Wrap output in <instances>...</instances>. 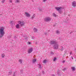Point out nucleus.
<instances>
[{"mask_svg": "<svg viewBox=\"0 0 76 76\" xmlns=\"http://www.w3.org/2000/svg\"><path fill=\"white\" fill-rule=\"evenodd\" d=\"M42 73L43 74H44V71H43L42 72Z\"/></svg>", "mask_w": 76, "mask_h": 76, "instance_id": "c9c22d12", "label": "nucleus"}, {"mask_svg": "<svg viewBox=\"0 0 76 76\" xmlns=\"http://www.w3.org/2000/svg\"><path fill=\"white\" fill-rule=\"evenodd\" d=\"M35 17V14H33V15L31 17V18L32 19H34V18Z\"/></svg>", "mask_w": 76, "mask_h": 76, "instance_id": "f8f14e48", "label": "nucleus"}, {"mask_svg": "<svg viewBox=\"0 0 76 76\" xmlns=\"http://www.w3.org/2000/svg\"><path fill=\"white\" fill-rule=\"evenodd\" d=\"M10 1H9L10 3H12V1L11 0H9Z\"/></svg>", "mask_w": 76, "mask_h": 76, "instance_id": "473e14b6", "label": "nucleus"}, {"mask_svg": "<svg viewBox=\"0 0 76 76\" xmlns=\"http://www.w3.org/2000/svg\"><path fill=\"white\" fill-rule=\"evenodd\" d=\"M1 56H2V58H4V57L5 56V55H4V53H3L1 54Z\"/></svg>", "mask_w": 76, "mask_h": 76, "instance_id": "f3484780", "label": "nucleus"}, {"mask_svg": "<svg viewBox=\"0 0 76 76\" xmlns=\"http://www.w3.org/2000/svg\"><path fill=\"white\" fill-rule=\"evenodd\" d=\"M58 72H59V70H58Z\"/></svg>", "mask_w": 76, "mask_h": 76, "instance_id": "79ce46f5", "label": "nucleus"}, {"mask_svg": "<svg viewBox=\"0 0 76 76\" xmlns=\"http://www.w3.org/2000/svg\"><path fill=\"white\" fill-rule=\"evenodd\" d=\"M58 71H57V73H58Z\"/></svg>", "mask_w": 76, "mask_h": 76, "instance_id": "a19ab883", "label": "nucleus"}, {"mask_svg": "<svg viewBox=\"0 0 76 76\" xmlns=\"http://www.w3.org/2000/svg\"><path fill=\"white\" fill-rule=\"evenodd\" d=\"M23 61V60L22 59H19L18 60V62L20 64H22V62Z\"/></svg>", "mask_w": 76, "mask_h": 76, "instance_id": "9b49d317", "label": "nucleus"}, {"mask_svg": "<svg viewBox=\"0 0 76 76\" xmlns=\"http://www.w3.org/2000/svg\"><path fill=\"white\" fill-rule=\"evenodd\" d=\"M36 76H37V75H36Z\"/></svg>", "mask_w": 76, "mask_h": 76, "instance_id": "37998d69", "label": "nucleus"}, {"mask_svg": "<svg viewBox=\"0 0 76 76\" xmlns=\"http://www.w3.org/2000/svg\"><path fill=\"white\" fill-rule=\"evenodd\" d=\"M53 17H56L57 16V15L55 13H53Z\"/></svg>", "mask_w": 76, "mask_h": 76, "instance_id": "ddd939ff", "label": "nucleus"}, {"mask_svg": "<svg viewBox=\"0 0 76 76\" xmlns=\"http://www.w3.org/2000/svg\"><path fill=\"white\" fill-rule=\"evenodd\" d=\"M72 6L73 7H75L76 6V2L74 1L72 3Z\"/></svg>", "mask_w": 76, "mask_h": 76, "instance_id": "6e6552de", "label": "nucleus"}, {"mask_svg": "<svg viewBox=\"0 0 76 76\" xmlns=\"http://www.w3.org/2000/svg\"><path fill=\"white\" fill-rule=\"evenodd\" d=\"M20 1L19 0H16L15 3H20Z\"/></svg>", "mask_w": 76, "mask_h": 76, "instance_id": "a211bd4d", "label": "nucleus"}, {"mask_svg": "<svg viewBox=\"0 0 76 76\" xmlns=\"http://www.w3.org/2000/svg\"><path fill=\"white\" fill-rule=\"evenodd\" d=\"M63 50H64V48L62 46H61V51H63Z\"/></svg>", "mask_w": 76, "mask_h": 76, "instance_id": "aec40b11", "label": "nucleus"}, {"mask_svg": "<svg viewBox=\"0 0 76 76\" xmlns=\"http://www.w3.org/2000/svg\"><path fill=\"white\" fill-rule=\"evenodd\" d=\"M45 34H47V33H45Z\"/></svg>", "mask_w": 76, "mask_h": 76, "instance_id": "ea45409f", "label": "nucleus"}, {"mask_svg": "<svg viewBox=\"0 0 76 76\" xmlns=\"http://www.w3.org/2000/svg\"><path fill=\"white\" fill-rule=\"evenodd\" d=\"M15 27L16 28L18 29V28H19V27H20V25H19V24H18L17 25H16Z\"/></svg>", "mask_w": 76, "mask_h": 76, "instance_id": "9d476101", "label": "nucleus"}, {"mask_svg": "<svg viewBox=\"0 0 76 76\" xmlns=\"http://www.w3.org/2000/svg\"><path fill=\"white\" fill-rule=\"evenodd\" d=\"M63 9V8L62 7H55V9H56L57 11H58L59 13H60L61 14L63 12L62 11H61V10H62Z\"/></svg>", "mask_w": 76, "mask_h": 76, "instance_id": "7ed1b4c3", "label": "nucleus"}, {"mask_svg": "<svg viewBox=\"0 0 76 76\" xmlns=\"http://www.w3.org/2000/svg\"><path fill=\"white\" fill-rule=\"evenodd\" d=\"M33 51V48H31L29 49L28 50V54H30Z\"/></svg>", "mask_w": 76, "mask_h": 76, "instance_id": "423d86ee", "label": "nucleus"}, {"mask_svg": "<svg viewBox=\"0 0 76 76\" xmlns=\"http://www.w3.org/2000/svg\"><path fill=\"white\" fill-rule=\"evenodd\" d=\"M20 73H23V70H20Z\"/></svg>", "mask_w": 76, "mask_h": 76, "instance_id": "c756f323", "label": "nucleus"}, {"mask_svg": "<svg viewBox=\"0 0 76 76\" xmlns=\"http://www.w3.org/2000/svg\"><path fill=\"white\" fill-rule=\"evenodd\" d=\"M56 33L57 34H60V31H59L57 30L56 31Z\"/></svg>", "mask_w": 76, "mask_h": 76, "instance_id": "6ab92c4d", "label": "nucleus"}, {"mask_svg": "<svg viewBox=\"0 0 76 76\" xmlns=\"http://www.w3.org/2000/svg\"><path fill=\"white\" fill-rule=\"evenodd\" d=\"M33 31L34 32H37L38 31V29L37 28H34L33 29Z\"/></svg>", "mask_w": 76, "mask_h": 76, "instance_id": "1a4fd4ad", "label": "nucleus"}, {"mask_svg": "<svg viewBox=\"0 0 76 76\" xmlns=\"http://www.w3.org/2000/svg\"><path fill=\"white\" fill-rule=\"evenodd\" d=\"M66 70V68H64L63 69V71H65V70Z\"/></svg>", "mask_w": 76, "mask_h": 76, "instance_id": "bb28decb", "label": "nucleus"}, {"mask_svg": "<svg viewBox=\"0 0 76 76\" xmlns=\"http://www.w3.org/2000/svg\"><path fill=\"white\" fill-rule=\"evenodd\" d=\"M5 1V0H2V3H4Z\"/></svg>", "mask_w": 76, "mask_h": 76, "instance_id": "393cba45", "label": "nucleus"}, {"mask_svg": "<svg viewBox=\"0 0 76 76\" xmlns=\"http://www.w3.org/2000/svg\"><path fill=\"white\" fill-rule=\"evenodd\" d=\"M18 23L20 24V26L21 27L24 26L25 24V23L23 21H18Z\"/></svg>", "mask_w": 76, "mask_h": 76, "instance_id": "20e7f679", "label": "nucleus"}, {"mask_svg": "<svg viewBox=\"0 0 76 76\" xmlns=\"http://www.w3.org/2000/svg\"><path fill=\"white\" fill-rule=\"evenodd\" d=\"M28 44H31V42H28Z\"/></svg>", "mask_w": 76, "mask_h": 76, "instance_id": "e433bc0d", "label": "nucleus"}, {"mask_svg": "<svg viewBox=\"0 0 76 76\" xmlns=\"http://www.w3.org/2000/svg\"><path fill=\"white\" fill-rule=\"evenodd\" d=\"M72 52H70V55H72Z\"/></svg>", "mask_w": 76, "mask_h": 76, "instance_id": "2f4dec72", "label": "nucleus"}, {"mask_svg": "<svg viewBox=\"0 0 76 76\" xmlns=\"http://www.w3.org/2000/svg\"><path fill=\"white\" fill-rule=\"evenodd\" d=\"M47 60H45L43 61V63H47Z\"/></svg>", "mask_w": 76, "mask_h": 76, "instance_id": "4be33fe9", "label": "nucleus"}, {"mask_svg": "<svg viewBox=\"0 0 76 76\" xmlns=\"http://www.w3.org/2000/svg\"><path fill=\"white\" fill-rule=\"evenodd\" d=\"M71 69L72 71H75V68L74 67H72Z\"/></svg>", "mask_w": 76, "mask_h": 76, "instance_id": "2eb2a0df", "label": "nucleus"}, {"mask_svg": "<svg viewBox=\"0 0 76 76\" xmlns=\"http://www.w3.org/2000/svg\"><path fill=\"white\" fill-rule=\"evenodd\" d=\"M10 24L11 25H12L13 24V21H11L10 23Z\"/></svg>", "mask_w": 76, "mask_h": 76, "instance_id": "dca6fc26", "label": "nucleus"}, {"mask_svg": "<svg viewBox=\"0 0 76 76\" xmlns=\"http://www.w3.org/2000/svg\"><path fill=\"white\" fill-rule=\"evenodd\" d=\"M62 63H65V61H62Z\"/></svg>", "mask_w": 76, "mask_h": 76, "instance_id": "72a5a7b5", "label": "nucleus"}, {"mask_svg": "<svg viewBox=\"0 0 76 76\" xmlns=\"http://www.w3.org/2000/svg\"><path fill=\"white\" fill-rule=\"evenodd\" d=\"M50 54L52 55H53V54H54V53H53V52H51L50 53Z\"/></svg>", "mask_w": 76, "mask_h": 76, "instance_id": "a878e982", "label": "nucleus"}, {"mask_svg": "<svg viewBox=\"0 0 76 76\" xmlns=\"http://www.w3.org/2000/svg\"><path fill=\"white\" fill-rule=\"evenodd\" d=\"M25 15L26 17H27L28 18H30V16H31V14L28 13V12H25Z\"/></svg>", "mask_w": 76, "mask_h": 76, "instance_id": "0eeeda50", "label": "nucleus"}, {"mask_svg": "<svg viewBox=\"0 0 76 76\" xmlns=\"http://www.w3.org/2000/svg\"><path fill=\"white\" fill-rule=\"evenodd\" d=\"M52 76H55V75L54 74H52Z\"/></svg>", "mask_w": 76, "mask_h": 76, "instance_id": "4c0bfd02", "label": "nucleus"}, {"mask_svg": "<svg viewBox=\"0 0 76 76\" xmlns=\"http://www.w3.org/2000/svg\"><path fill=\"white\" fill-rule=\"evenodd\" d=\"M35 38V37H32V39H34Z\"/></svg>", "mask_w": 76, "mask_h": 76, "instance_id": "7c9ffc66", "label": "nucleus"}, {"mask_svg": "<svg viewBox=\"0 0 76 76\" xmlns=\"http://www.w3.org/2000/svg\"><path fill=\"white\" fill-rule=\"evenodd\" d=\"M37 44V42H36V44Z\"/></svg>", "mask_w": 76, "mask_h": 76, "instance_id": "58836bf2", "label": "nucleus"}, {"mask_svg": "<svg viewBox=\"0 0 76 76\" xmlns=\"http://www.w3.org/2000/svg\"><path fill=\"white\" fill-rule=\"evenodd\" d=\"M16 75V72H15L14 73L13 76H15Z\"/></svg>", "mask_w": 76, "mask_h": 76, "instance_id": "c85d7f7f", "label": "nucleus"}, {"mask_svg": "<svg viewBox=\"0 0 76 76\" xmlns=\"http://www.w3.org/2000/svg\"><path fill=\"white\" fill-rule=\"evenodd\" d=\"M36 61H37V59L34 58L33 59V63H34L36 62Z\"/></svg>", "mask_w": 76, "mask_h": 76, "instance_id": "4468645a", "label": "nucleus"}, {"mask_svg": "<svg viewBox=\"0 0 76 76\" xmlns=\"http://www.w3.org/2000/svg\"><path fill=\"white\" fill-rule=\"evenodd\" d=\"M47 1V0H43V2H45V1Z\"/></svg>", "mask_w": 76, "mask_h": 76, "instance_id": "cd10ccee", "label": "nucleus"}, {"mask_svg": "<svg viewBox=\"0 0 76 76\" xmlns=\"http://www.w3.org/2000/svg\"><path fill=\"white\" fill-rule=\"evenodd\" d=\"M71 58L72 60H73V57L71 56Z\"/></svg>", "mask_w": 76, "mask_h": 76, "instance_id": "f704fd0d", "label": "nucleus"}, {"mask_svg": "<svg viewBox=\"0 0 76 76\" xmlns=\"http://www.w3.org/2000/svg\"><path fill=\"white\" fill-rule=\"evenodd\" d=\"M12 73V71L9 72L8 73V75H11Z\"/></svg>", "mask_w": 76, "mask_h": 76, "instance_id": "b1692460", "label": "nucleus"}, {"mask_svg": "<svg viewBox=\"0 0 76 76\" xmlns=\"http://www.w3.org/2000/svg\"><path fill=\"white\" fill-rule=\"evenodd\" d=\"M4 27H1L0 28V38H1V37H2L4 35V34H5V33H4Z\"/></svg>", "mask_w": 76, "mask_h": 76, "instance_id": "f03ea898", "label": "nucleus"}, {"mask_svg": "<svg viewBox=\"0 0 76 76\" xmlns=\"http://www.w3.org/2000/svg\"><path fill=\"white\" fill-rule=\"evenodd\" d=\"M51 18L49 17H48L46 18H45L44 20L45 22H50V21H51Z\"/></svg>", "mask_w": 76, "mask_h": 76, "instance_id": "39448f33", "label": "nucleus"}, {"mask_svg": "<svg viewBox=\"0 0 76 76\" xmlns=\"http://www.w3.org/2000/svg\"><path fill=\"white\" fill-rule=\"evenodd\" d=\"M50 45H54L53 46V48L55 49L56 50L58 49V44H57V41L56 40H52L50 42Z\"/></svg>", "mask_w": 76, "mask_h": 76, "instance_id": "f257e3e1", "label": "nucleus"}, {"mask_svg": "<svg viewBox=\"0 0 76 76\" xmlns=\"http://www.w3.org/2000/svg\"><path fill=\"white\" fill-rule=\"evenodd\" d=\"M38 67L39 69H41L42 68H41V66L40 64H38Z\"/></svg>", "mask_w": 76, "mask_h": 76, "instance_id": "5701e85b", "label": "nucleus"}, {"mask_svg": "<svg viewBox=\"0 0 76 76\" xmlns=\"http://www.w3.org/2000/svg\"><path fill=\"white\" fill-rule=\"evenodd\" d=\"M56 59H57V58H56V57H54V58H53V61H56Z\"/></svg>", "mask_w": 76, "mask_h": 76, "instance_id": "412c9836", "label": "nucleus"}]
</instances>
